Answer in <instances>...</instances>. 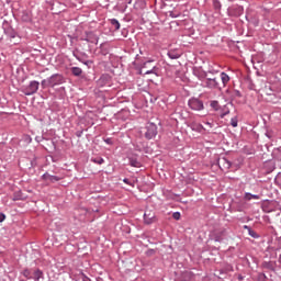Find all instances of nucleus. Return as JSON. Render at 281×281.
<instances>
[{
    "instance_id": "obj_6",
    "label": "nucleus",
    "mask_w": 281,
    "mask_h": 281,
    "mask_svg": "<svg viewBox=\"0 0 281 281\" xmlns=\"http://www.w3.org/2000/svg\"><path fill=\"white\" fill-rule=\"evenodd\" d=\"M144 221L147 225L155 223V213L146 211L144 214Z\"/></svg>"
},
{
    "instance_id": "obj_21",
    "label": "nucleus",
    "mask_w": 281,
    "mask_h": 281,
    "mask_svg": "<svg viewBox=\"0 0 281 281\" xmlns=\"http://www.w3.org/2000/svg\"><path fill=\"white\" fill-rule=\"evenodd\" d=\"M92 161L94 164H99V166H101V164H104V159L103 158H94V159H92Z\"/></svg>"
},
{
    "instance_id": "obj_8",
    "label": "nucleus",
    "mask_w": 281,
    "mask_h": 281,
    "mask_svg": "<svg viewBox=\"0 0 281 281\" xmlns=\"http://www.w3.org/2000/svg\"><path fill=\"white\" fill-rule=\"evenodd\" d=\"M43 179L45 181H49L50 183H56V181H60V178H58L57 176H49V173H45L43 176Z\"/></svg>"
},
{
    "instance_id": "obj_11",
    "label": "nucleus",
    "mask_w": 281,
    "mask_h": 281,
    "mask_svg": "<svg viewBox=\"0 0 281 281\" xmlns=\"http://www.w3.org/2000/svg\"><path fill=\"white\" fill-rule=\"evenodd\" d=\"M168 56H169V58H171V60H177V58L181 57V53L171 49L168 52Z\"/></svg>"
},
{
    "instance_id": "obj_10",
    "label": "nucleus",
    "mask_w": 281,
    "mask_h": 281,
    "mask_svg": "<svg viewBox=\"0 0 281 281\" xmlns=\"http://www.w3.org/2000/svg\"><path fill=\"white\" fill-rule=\"evenodd\" d=\"M110 25H112V30L114 32H117V30H120L121 25H120V21H117V19H110Z\"/></svg>"
},
{
    "instance_id": "obj_22",
    "label": "nucleus",
    "mask_w": 281,
    "mask_h": 281,
    "mask_svg": "<svg viewBox=\"0 0 281 281\" xmlns=\"http://www.w3.org/2000/svg\"><path fill=\"white\" fill-rule=\"evenodd\" d=\"M172 218H175V221H179V220L181 218V213L175 212V213L172 214Z\"/></svg>"
},
{
    "instance_id": "obj_25",
    "label": "nucleus",
    "mask_w": 281,
    "mask_h": 281,
    "mask_svg": "<svg viewBox=\"0 0 281 281\" xmlns=\"http://www.w3.org/2000/svg\"><path fill=\"white\" fill-rule=\"evenodd\" d=\"M21 199H23L21 196V193H15L14 196H13V201H21Z\"/></svg>"
},
{
    "instance_id": "obj_24",
    "label": "nucleus",
    "mask_w": 281,
    "mask_h": 281,
    "mask_svg": "<svg viewBox=\"0 0 281 281\" xmlns=\"http://www.w3.org/2000/svg\"><path fill=\"white\" fill-rule=\"evenodd\" d=\"M222 164H226V168H232V162L227 161V159L223 158Z\"/></svg>"
},
{
    "instance_id": "obj_26",
    "label": "nucleus",
    "mask_w": 281,
    "mask_h": 281,
    "mask_svg": "<svg viewBox=\"0 0 281 281\" xmlns=\"http://www.w3.org/2000/svg\"><path fill=\"white\" fill-rule=\"evenodd\" d=\"M22 21H26V22L30 21V14L23 13Z\"/></svg>"
},
{
    "instance_id": "obj_16",
    "label": "nucleus",
    "mask_w": 281,
    "mask_h": 281,
    "mask_svg": "<svg viewBox=\"0 0 281 281\" xmlns=\"http://www.w3.org/2000/svg\"><path fill=\"white\" fill-rule=\"evenodd\" d=\"M130 165L133 166V168H139L142 166V164L135 158L130 159Z\"/></svg>"
},
{
    "instance_id": "obj_23",
    "label": "nucleus",
    "mask_w": 281,
    "mask_h": 281,
    "mask_svg": "<svg viewBox=\"0 0 281 281\" xmlns=\"http://www.w3.org/2000/svg\"><path fill=\"white\" fill-rule=\"evenodd\" d=\"M213 5H214L215 10H221V2L218 0H215L213 2Z\"/></svg>"
},
{
    "instance_id": "obj_5",
    "label": "nucleus",
    "mask_w": 281,
    "mask_h": 281,
    "mask_svg": "<svg viewBox=\"0 0 281 281\" xmlns=\"http://www.w3.org/2000/svg\"><path fill=\"white\" fill-rule=\"evenodd\" d=\"M65 82V78H63V76L60 75H54L53 77H50L49 79V85L52 87L56 86V85H63Z\"/></svg>"
},
{
    "instance_id": "obj_15",
    "label": "nucleus",
    "mask_w": 281,
    "mask_h": 281,
    "mask_svg": "<svg viewBox=\"0 0 281 281\" xmlns=\"http://www.w3.org/2000/svg\"><path fill=\"white\" fill-rule=\"evenodd\" d=\"M42 276H43V272L41 270H35L32 278L33 280L38 281L41 280Z\"/></svg>"
},
{
    "instance_id": "obj_4",
    "label": "nucleus",
    "mask_w": 281,
    "mask_h": 281,
    "mask_svg": "<svg viewBox=\"0 0 281 281\" xmlns=\"http://www.w3.org/2000/svg\"><path fill=\"white\" fill-rule=\"evenodd\" d=\"M189 106L192 109V111H203L205 106L203 105V101L192 98L188 102Z\"/></svg>"
},
{
    "instance_id": "obj_12",
    "label": "nucleus",
    "mask_w": 281,
    "mask_h": 281,
    "mask_svg": "<svg viewBox=\"0 0 281 281\" xmlns=\"http://www.w3.org/2000/svg\"><path fill=\"white\" fill-rule=\"evenodd\" d=\"M100 54L102 56H106L109 54V44H101L100 45Z\"/></svg>"
},
{
    "instance_id": "obj_28",
    "label": "nucleus",
    "mask_w": 281,
    "mask_h": 281,
    "mask_svg": "<svg viewBox=\"0 0 281 281\" xmlns=\"http://www.w3.org/2000/svg\"><path fill=\"white\" fill-rule=\"evenodd\" d=\"M169 16H171V19H177L179 16V13H175V11H171L169 13Z\"/></svg>"
},
{
    "instance_id": "obj_13",
    "label": "nucleus",
    "mask_w": 281,
    "mask_h": 281,
    "mask_svg": "<svg viewBox=\"0 0 281 281\" xmlns=\"http://www.w3.org/2000/svg\"><path fill=\"white\" fill-rule=\"evenodd\" d=\"M192 131H198V133H201L202 131H205V127L201 124L191 123Z\"/></svg>"
},
{
    "instance_id": "obj_32",
    "label": "nucleus",
    "mask_w": 281,
    "mask_h": 281,
    "mask_svg": "<svg viewBox=\"0 0 281 281\" xmlns=\"http://www.w3.org/2000/svg\"><path fill=\"white\" fill-rule=\"evenodd\" d=\"M229 112H224V113H222L221 114V117L223 119V117H225V115H227Z\"/></svg>"
},
{
    "instance_id": "obj_7",
    "label": "nucleus",
    "mask_w": 281,
    "mask_h": 281,
    "mask_svg": "<svg viewBox=\"0 0 281 281\" xmlns=\"http://www.w3.org/2000/svg\"><path fill=\"white\" fill-rule=\"evenodd\" d=\"M143 69H147V71H155V69H157V66H155V60L146 61L143 65Z\"/></svg>"
},
{
    "instance_id": "obj_33",
    "label": "nucleus",
    "mask_w": 281,
    "mask_h": 281,
    "mask_svg": "<svg viewBox=\"0 0 281 281\" xmlns=\"http://www.w3.org/2000/svg\"><path fill=\"white\" fill-rule=\"evenodd\" d=\"M205 125L209 126L210 128H212V126H213L212 123H210V122H206Z\"/></svg>"
},
{
    "instance_id": "obj_27",
    "label": "nucleus",
    "mask_w": 281,
    "mask_h": 281,
    "mask_svg": "<svg viewBox=\"0 0 281 281\" xmlns=\"http://www.w3.org/2000/svg\"><path fill=\"white\" fill-rule=\"evenodd\" d=\"M195 76H198V78H205V72L198 71V72H195Z\"/></svg>"
},
{
    "instance_id": "obj_18",
    "label": "nucleus",
    "mask_w": 281,
    "mask_h": 281,
    "mask_svg": "<svg viewBox=\"0 0 281 281\" xmlns=\"http://www.w3.org/2000/svg\"><path fill=\"white\" fill-rule=\"evenodd\" d=\"M231 126H233V128H236V126H238V117H233L231 120Z\"/></svg>"
},
{
    "instance_id": "obj_17",
    "label": "nucleus",
    "mask_w": 281,
    "mask_h": 281,
    "mask_svg": "<svg viewBox=\"0 0 281 281\" xmlns=\"http://www.w3.org/2000/svg\"><path fill=\"white\" fill-rule=\"evenodd\" d=\"M246 201H251V199L258 200L260 199V195L251 194V193H246L245 194Z\"/></svg>"
},
{
    "instance_id": "obj_29",
    "label": "nucleus",
    "mask_w": 281,
    "mask_h": 281,
    "mask_svg": "<svg viewBox=\"0 0 281 281\" xmlns=\"http://www.w3.org/2000/svg\"><path fill=\"white\" fill-rule=\"evenodd\" d=\"M5 221V214L0 213V223H3Z\"/></svg>"
},
{
    "instance_id": "obj_9",
    "label": "nucleus",
    "mask_w": 281,
    "mask_h": 281,
    "mask_svg": "<svg viewBox=\"0 0 281 281\" xmlns=\"http://www.w3.org/2000/svg\"><path fill=\"white\" fill-rule=\"evenodd\" d=\"M4 34L9 36V38H16V31L12 27L4 29Z\"/></svg>"
},
{
    "instance_id": "obj_31",
    "label": "nucleus",
    "mask_w": 281,
    "mask_h": 281,
    "mask_svg": "<svg viewBox=\"0 0 281 281\" xmlns=\"http://www.w3.org/2000/svg\"><path fill=\"white\" fill-rule=\"evenodd\" d=\"M80 74H82V72H81V71H75V72H74V76H77V77H78V76H80Z\"/></svg>"
},
{
    "instance_id": "obj_30",
    "label": "nucleus",
    "mask_w": 281,
    "mask_h": 281,
    "mask_svg": "<svg viewBox=\"0 0 281 281\" xmlns=\"http://www.w3.org/2000/svg\"><path fill=\"white\" fill-rule=\"evenodd\" d=\"M123 181H124V183H127V186H133V183H131V181L128 179H124Z\"/></svg>"
},
{
    "instance_id": "obj_2",
    "label": "nucleus",
    "mask_w": 281,
    "mask_h": 281,
    "mask_svg": "<svg viewBox=\"0 0 281 281\" xmlns=\"http://www.w3.org/2000/svg\"><path fill=\"white\" fill-rule=\"evenodd\" d=\"M40 82L38 81H31L29 86H26L24 88V94L25 95H34V93H36V91H38V87H40Z\"/></svg>"
},
{
    "instance_id": "obj_34",
    "label": "nucleus",
    "mask_w": 281,
    "mask_h": 281,
    "mask_svg": "<svg viewBox=\"0 0 281 281\" xmlns=\"http://www.w3.org/2000/svg\"><path fill=\"white\" fill-rule=\"evenodd\" d=\"M74 71H81L79 68H72Z\"/></svg>"
},
{
    "instance_id": "obj_1",
    "label": "nucleus",
    "mask_w": 281,
    "mask_h": 281,
    "mask_svg": "<svg viewBox=\"0 0 281 281\" xmlns=\"http://www.w3.org/2000/svg\"><path fill=\"white\" fill-rule=\"evenodd\" d=\"M74 56L75 58H77V60H80V63H83V65H87V67L89 68H91V66L93 65V61L87 59V54H82L78 49L74 52Z\"/></svg>"
},
{
    "instance_id": "obj_3",
    "label": "nucleus",
    "mask_w": 281,
    "mask_h": 281,
    "mask_svg": "<svg viewBox=\"0 0 281 281\" xmlns=\"http://www.w3.org/2000/svg\"><path fill=\"white\" fill-rule=\"evenodd\" d=\"M157 136V125L154 123H148L146 125L145 137L146 139H153V137Z\"/></svg>"
},
{
    "instance_id": "obj_36",
    "label": "nucleus",
    "mask_w": 281,
    "mask_h": 281,
    "mask_svg": "<svg viewBox=\"0 0 281 281\" xmlns=\"http://www.w3.org/2000/svg\"><path fill=\"white\" fill-rule=\"evenodd\" d=\"M45 85V81H42V86H44Z\"/></svg>"
},
{
    "instance_id": "obj_20",
    "label": "nucleus",
    "mask_w": 281,
    "mask_h": 281,
    "mask_svg": "<svg viewBox=\"0 0 281 281\" xmlns=\"http://www.w3.org/2000/svg\"><path fill=\"white\" fill-rule=\"evenodd\" d=\"M211 106H212V109H214L215 111H218V101H212V102H211Z\"/></svg>"
},
{
    "instance_id": "obj_14",
    "label": "nucleus",
    "mask_w": 281,
    "mask_h": 281,
    "mask_svg": "<svg viewBox=\"0 0 281 281\" xmlns=\"http://www.w3.org/2000/svg\"><path fill=\"white\" fill-rule=\"evenodd\" d=\"M221 80L225 87V85H227V82H229V75L225 74V72H222L221 74Z\"/></svg>"
},
{
    "instance_id": "obj_37",
    "label": "nucleus",
    "mask_w": 281,
    "mask_h": 281,
    "mask_svg": "<svg viewBox=\"0 0 281 281\" xmlns=\"http://www.w3.org/2000/svg\"><path fill=\"white\" fill-rule=\"evenodd\" d=\"M145 74H151L150 71H147V72H145Z\"/></svg>"
},
{
    "instance_id": "obj_35",
    "label": "nucleus",
    "mask_w": 281,
    "mask_h": 281,
    "mask_svg": "<svg viewBox=\"0 0 281 281\" xmlns=\"http://www.w3.org/2000/svg\"><path fill=\"white\" fill-rule=\"evenodd\" d=\"M250 236H252V238H255V237H256V235H254V233H251V232H250Z\"/></svg>"
},
{
    "instance_id": "obj_19",
    "label": "nucleus",
    "mask_w": 281,
    "mask_h": 281,
    "mask_svg": "<svg viewBox=\"0 0 281 281\" xmlns=\"http://www.w3.org/2000/svg\"><path fill=\"white\" fill-rule=\"evenodd\" d=\"M23 276H24V278H27L29 280H31V278H32V272H31L30 270H24V271H23Z\"/></svg>"
}]
</instances>
